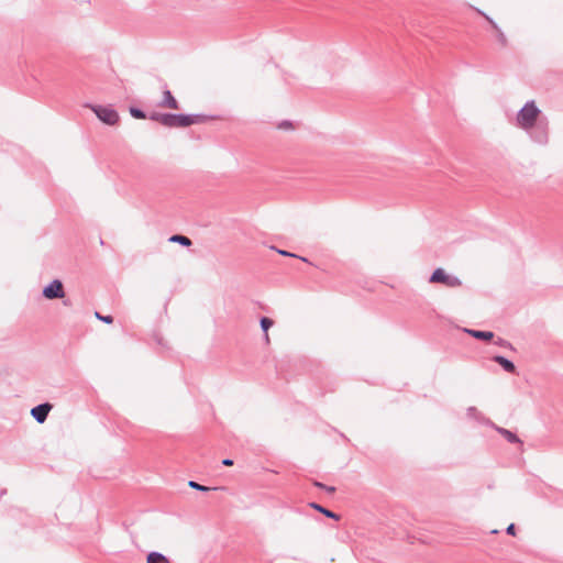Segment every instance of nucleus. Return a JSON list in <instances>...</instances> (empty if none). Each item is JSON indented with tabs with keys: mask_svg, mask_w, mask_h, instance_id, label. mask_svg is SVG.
I'll use <instances>...</instances> for the list:
<instances>
[{
	"mask_svg": "<svg viewBox=\"0 0 563 563\" xmlns=\"http://www.w3.org/2000/svg\"><path fill=\"white\" fill-rule=\"evenodd\" d=\"M277 252L284 256H294V257H297L295 254L292 253H289L287 251H283V250H277Z\"/></svg>",
	"mask_w": 563,
	"mask_h": 563,
	"instance_id": "b1692460",
	"label": "nucleus"
},
{
	"mask_svg": "<svg viewBox=\"0 0 563 563\" xmlns=\"http://www.w3.org/2000/svg\"><path fill=\"white\" fill-rule=\"evenodd\" d=\"M323 489H325L330 494L334 493V490H335V488L333 486H327V485Z\"/></svg>",
	"mask_w": 563,
	"mask_h": 563,
	"instance_id": "bb28decb",
	"label": "nucleus"
},
{
	"mask_svg": "<svg viewBox=\"0 0 563 563\" xmlns=\"http://www.w3.org/2000/svg\"><path fill=\"white\" fill-rule=\"evenodd\" d=\"M164 114H165V113H153V114H151V117H150V118H151V120H153V121H157V122H159V123H161V119H159V118H161L162 115H164Z\"/></svg>",
	"mask_w": 563,
	"mask_h": 563,
	"instance_id": "5701e85b",
	"label": "nucleus"
},
{
	"mask_svg": "<svg viewBox=\"0 0 563 563\" xmlns=\"http://www.w3.org/2000/svg\"><path fill=\"white\" fill-rule=\"evenodd\" d=\"M158 106L162 108H167V109H172V110L179 109L178 101L175 99V97L172 95L170 90H168V89H165L163 91V99L161 100Z\"/></svg>",
	"mask_w": 563,
	"mask_h": 563,
	"instance_id": "0eeeda50",
	"label": "nucleus"
},
{
	"mask_svg": "<svg viewBox=\"0 0 563 563\" xmlns=\"http://www.w3.org/2000/svg\"><path fill=\"white\" fill-rule=\"evenodd\" d=\"M465 332L475 339L484 340V341H489L494 338V333L490 331L465 329Z\"/></svg>",
	"mask_w": 563,
	"mask_h": 563,
	"instance_id": "9b49d317",
	"label": "nucleus"
},
{
	"mask_svg": "<svg viewBox=\"0 0 563 563\" xmlns=\"http://www.w3.org/2000/svg\"><path fill=\"white\" fill-rule=\"evenodd\" d=\"M53 406L49 402L40 404L31 409V416L38 423H44Z\"/></svg>",
	"mask_w": 563,
	"mask_h": 563,
	"instance_id": "423d86ee",
	"label": "nucleus"
},
{
	"mask_svg": "<svg viewBox=\"0 0 563 563\" xmlns=\"http://www.w3.org/2000/svg\"><path fill=\"white\" fill-rule=\"evenodd\" d=\"M188 117V126L189 125H192V124H199V123H202L205 122L208 117L205 115V114H186Z\"/></svg>",
	"mask_w": 563,
	"mask_h": 563,
	"instance_id": "2eb2a0df",
	"label": "nucleus"
},
{
	"mask_svg": "<svg viewBox=\"0 0 563 563\" xmlns=\"http://www.w3.org/2000/svg\"><path fill=\"white\" fill-rule=\"evenodd\" d=\"M43 296L46 299H62L65 297L64 286L59 279L52 280L47 286L43 288Z\"/></svg>",
	"mask_w": 563,
	"mask_h": 563,
	"instance_id": "39448f33",
	"label": "nucleus"
},
{
	"mask_svg": "<svg viewBox=\"0 0 563 563\" xmlns=\"http://www.w3.org/2000/svg\"><path fill=\"white\" fill-rule=\"evenodd\" d=\"M130 113L135 119H145L146 118L145 112L139 108H131Z\"/></svg>",
	"mask_w": 563,
	"mask_h": 563,
	"instance_id": "a211bd4d",
	"label": "nucleus"
},
{
	"mask_svg": "<svg viewBox=\"0 0 563 563\" xmlns=\"http://www.w3.org/2000/svg\"><path fill=\"white\" fill-rule=\"evenodd\" d=\"M493 429H495L499 434H501L508 442L510 443H521L520 439L510 430L498 427L494 423V426H490Z\"/></svg>",
	"mask_w": 563,
	"mask_h": 563,
	"instance_id": "1a4fd4ad",
	"label": "nucleus"
},
{
	"mask_svg": "<svg viewBox=\"0 0 563 563\" xmlns=\"http://www.w3.org/2000/svg\"><path fill=\"white\" fill-rule=\"evenodd\" d=\"M189 487L194 488V489H197V490H200V492H208L210 490L211 488L210 487H207V486H203V485H200L199 483L195 482V481H190L188 483Z\"/></svg>",
	"mask_w": 563,
	"mask_h": 563,
	"instance_id": "6ab92c4d",
	"label": "nucleus"
},
{
	"mask_svg": "<svg viewBox=\"0 0 563 563\" xmlns=\"http://www.w3.org/2000/svg\"><path fill=\"white\" fill-rule=\"evenodd\" d=\"M516 124L526 131L533 142L541 145L548 143V120L542 115L533 100L526 102L518 111Z\"/></svg>",
	"mask_w": 563,
	"mask_h": 563,
	"instance_id": "f257e3e1",
	"label": "nucleus"
},
{
	"mask_svg": "<svg viewBox=\"0 0 563 563\" xmlns=\"http://www.w3.org/2000/svg\"><path fill=\"white\" fill-rule=\"evenodd\" d=\"M486 19L489 21V23L493 25V27L498 31L497 37H498L499 43L501 45H506L507 40H506L505 34L498 29L497 24L490 18L486 16Z\"/></svg>",
	"mask_w": 563,
	"mask_h": 563,
	"instance_id": "f3484780",
	"label": "nucleus"
},
{
	"mask_svg": "<svg viewBox=\"0 0 563 563\" xmlns=\"http://www.w3.org/2000/svg\"><path fill=\"white\" fill-rule=\"evenodd\" d=\"M96 317L106 323H112L113 321V318L111 316H101L99 312H96Z\"/></svg>",
	"mask_w": 563,
	"mask_h": 563,
	"instance_id": "aec40b11",
	"label": "nucleus"
},
{
	"mask_svg": "<svg viewBox=\"0 0 563 563\" xmlns=\"http://www.w3.org/2000/svg\"><path fill=\"white\" fill-rule=\"evenodd\" d=\"M515 530H516L515 525H514V523H510V525L507 527L506 532H507V534L515 536Z\"/></svg>",
	"mask_w": 563,
	"mask_h": 563,
	"instance_id": "4be33fe9",
	"label": "nucleus"
},
{
	"mask_svg": "<svg viewBox=\"0 0 563 563\" xmlns=\"http://www.w3.org/2000/svg\"><path fill=\"white\" fill-rule=\"evenodd\" d=\"M260 324H261L262 330L265 332V340H266V342H268L269 338H268L267 331L273 325V320H271L267 317H263V318H261Z\"/></svg>",
	"mask_w": 563,
	"mask_h": 563,
	"instance_id": "dca6fc26",
	"label": "nucleus"
},
{
	"mask_svg": "<svg viewBox=\"0 0 563 563\" xmlns=\"http://www.w3.org/2000/svg\"><path fill=\"white\" fill-rule=\"evenodd\" d=\"M161 124L167 128H187L188 117L186 114L165 113L161 118Z\"/></svg>",
	"mask_w": 563,
	"mask_h": 563,
	"instance_id": "20e7f679",
	"label": "nucleus"
},
{
	"mask_svg": "<svg viewBox=\"0 0 563 563\" xmlns=\"http://www.w3.org/2000/svg\"><path fill=\"white\" fill-rule=\"evenodd\" d=\"M222 464L225 465V466H232L233 465V460L231 459H224L222 461Z\"/></svg>",
	"mask_w": 563,
	"mask_h": 563,
	"instance_id": "393cba45",
	"label": "nucleus"
},
{
	"mask_svg": "<svg viewBox=\"0 0 563 563\" xmlns=\"http://www.w3.org/2000/svg\"><path fill=\"white\" fill-rule=\"evenodd\" d=\"M431 284H442L448 288H459L462 286V280L455 276L446 273L443 268H437L429 277Z\"/></svg>",
	"mask_w": 563,
	"mask_h": 563,
	"instance_id": "f03ea898",
	"label": "nucleus"
},
{
	"mask_svg": "<svg viewBox=\"0 0 563 563\" xmlns=\"http://www.w3.org/2000/svg\"><path fill=\"white\" fill-rule=\"evenodd\" d=\"M169 241L174 242V243H179L180 245H184V246H190L191 245L190 239L185 236V235H180V234L172 235L169 238Z\"/></svg>",
	"mask_w": 563,
	"mask_h": 563,
	"instance_id": "4468645a",
	"label": "nucleus"
},
{
	"mask_svg": "<svg viewBox=\"0 0 563 563\" xmlns=\"http://www.w3.org/2000/svg\"><path fill=\"white\" fill-rule=\"evenodd\" d=\"M466 416L467 418L474 419L485 426H494V422L490 419L486 418L481 411H478L476 407H468L466 409Z\"/></svg>",
	"mask_w": 563,
	"mask_h": 563,
	"instance_id": "6e6552de",
	"label": "nucleus"
},
{
	"mask_svg": "<svg viewBox=\"0 0 563 563\" xmlns=\"http://www.w3.org/2000/svg\"><path fill=\"white\" fill-rule=\"evenodd\" d=\"M291 126V123L288 122V121H285L283 123L279 124V128L280 129H287V128H290Z\"/></svg>",
	"mask_w": 563,
	"mask_h": 563,
	"instance_id": "a878e982",
	"label": "nucleus"
},
{
	"mask_svg": "<svg viewBox=\"0 0 563 563\" xmlns=\"http://www.w3.org/2000/svg\"><path fill=\"white\" fill-rule=\"evenodd\" d=\"M146 563H170V561L161 552H151L147 554Z\"/></svg>",
	"mask_w": 563,
	"mask_h": 563,
	"instance_id": "ddd939ff",
	"label": "nucleus"
},
{
	"mask_svg": "<svg viewBox=\"0 0 563 563\" xmlns=\"http://www.w3.org/2000/svg\"><path fill=\"white\" fill-rule=\"evenodd\" d=\"M309 506L313 509H316L317 511L321 512L322 515H324L325 517L328 518H331V519H334V520H339L340 519V516L324 507H322L321 505L317 504V503H310Z\"/></svg>",
	"mask_w": 563,
	"mask_h": 563,
	"instance_id": "f8f14e48",
	"label": "nucleus"
},
{
	"mask_svg": "<svg viewBox=\"0 0 563 563\" xmlns=\"http://www.w3.org/2000/svg\"><path fill=\"white\" fill-rule=\"evenodd\" d=\"M86 107L91 109L97 118L108 125H114L119 121V114L111 106L87 104Z\"/></svg>",
	"mask_w": 563,
	"mask_h": 563,
	"instance_id": "7ed1b4c3",
	"label": "nucleus"
},
{
	"mask_svg": "<svg viewBox=\"0 0 563 563\" xmlns=\"http://www.w3.org/2000/svg\"><path fill=\"white\" fill-rule=\"evenodd\" d=\"M314 486L320 487L322 489L325 487V485L320 482H314Z\"/></svg>",
	"mask_w": 563,
	"mask_h": 563,
	"instance_id": "cd10ccee",
	"label": "nucleus"
},
{
	"mask_svg": "<svg viewBox=\"0 0 563 563\" xmlns=\"http://www.w3.org/2000/svg\"><path fill=\"white\" fill-rule=\"evenodd\" d=\"M496 345L503 346V347H509L510 343L501 338H498L497 341H495Z\"/></svg>",
	"mask_w": 563,
	"mask_h": 563,
	"instance_id": "412c9836",
	"label": "nucleus"
},
{
	"mask_svg": "<svg viewBox=\"0 0 563 563\" xmlns=\"http://www.w3.org/2000/svg\"><path fill=\"white\" fill-rule=\"evenodd\" d=\"M493 361L496 362L497 364H499L508 373H515L516 372L515 364L510 360H508V358H506V357H504L501 355L494 356Z\"/></svg>",
	"mask_w": 563,
	"mask_h": 563,
	"instance_id": "9d476101",
	"label": "nucleus"
}]
</instances>
